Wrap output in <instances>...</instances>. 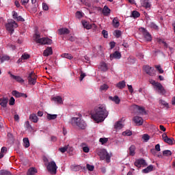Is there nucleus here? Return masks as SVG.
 Instances as JSON below:
<instances>
[{
  "label": "nucleus",
  "mask_w": 175,
  "mask_h": 175,
  "mask_svg": "<svg viewBox=\"0 0 175 175\" xmlns=\"http://www.w3.org/2000/svg\"><path fill=\"white\" fill-rule=\"evenodd\" d=\"M107 116H109V111L106 109V106L100 105L95 107L94 113L92 115V118L94 121L99 124V122H103L107 118Z\"/></svg>",
  "instance_id": "obj_1"
},
{
  "label": "nucleus",
  "mask_w": 175,
  "mask_h": 175,
  "mask_svg": "<svg viewBox=\"0 0 175 175\" xmlns=\"http://www.w3.org/2000/svg\"><path fill=\"white\" fill-rule=\"evenodd\" d=\"M71 124L73 126H78L79 129H85L87 128V123L81 118H72Z\"/></svg>",
  "instance_id": "obj_2"
},
{
  "label": "nucleus",
  "mask_w": 175,
  "mask_h": 175,
  "mask_svg": "<svg viewBox=\"0 0 175 175\" xmlns=\"http://www.w3.org/2000/svg\"><path fill=\"white\" fill-rule=\"evenodd\" d=\"M96 153L100 157V159L101 161L106 160V162L109 163L110 162V159L111 158V156L107 152V150L106 149L102 148V149H96Z\"/></svg>",
  "instance_id": "obj_3"
},
{
  "label": "nucleus",
  "mask_w": 175,
  "mask_h": 175,
  "mask_svg": "<svg viewBox=\"0 0 175 175\" xmlns=\"http://www.w3.org/2000/svg\"><path fill=\"white\" fill-rule=\"evenodd\" d=\"M34 40L36 43L39 44H51L53 40L49 38H40V34L36 33L34 36Z\"/></svg>",
  "instance_id": "obj_4"
},
{
  "label": "nucleus",
  "mask_w": 175,
  "mask_h": 175,
  "mask_svg": "<svg viewBox=\"0 0 175 175\" xmlns=\"http://www.w3.org/2000/svg\"><path fill=\"white\" fill-rule=\"evenodd\" d=\"M7 31L8 32H10L11 35L14 32V28H17L18 27V25L14 21H11L10 22H8V24L5 25Z\"/></svg>",
  "instance_id": "obj_5"
},
{
  "label": "nucleus",
  "mask_w": 175,
  "mask_h": 175,
  "mask_svg": "<svg viewBox=\"0 0 175 175\" xmlns=\"http://www.w3.org/2000/svg\"><path fill=\"white\" fill-rule=\"evenodd\" d=\"M58 167H57V164L54 161H51L49 163L46 169L51 174H57V169Z\"/></svg>",
  "instance_id": "obj_6"
},
{
  "label": "nucleus",
  "mask_w": 175,
  "mask_h": 175,
  "mask_svg": "<svg viewBox=\"0 0 175 175\" xmlns=\"http://www.w3.org/2000/svg\"><path fill=\"white\" fill-rule=\"evenodd\" d=\"M36 75H35V72H31L29 74L27 80L28 83L30 85H35L36 84V80H37Z\"/></svg>",
  "instance_id": "obj_7"
},
{
  "label": "nucleus",
  "mask_w": 175,
  "mask_h": 175,
  "mask_svg": "<svg viewBox=\"0 0 175 175\" xmlns=\"http://www.w3.org/2000/svg\"><path fill=\"white\" fill-rule=\"evenodd\" d=\"M162 138L163 142H165V143H167V144H170V146H172V144H175V140L173 138H169L166 133H163L162 135Z\"/></svg>",
  "instance_id": "obj_8"
},
{
  "label": "nucleus",
  "mask_w": 175,
  "mask_h": 175,
  "mask_svg": "<svg viewBox=\"0 0 175 175\" xmlns=\"http://www.w3.org/2000/svg\"><path fill=\"white\" fill-rule=\"evenodd\" d=\"M134 165L136 166V167H141L142 166H147V163H146V160L139 159L135 161Z\"/></svg>",
  "instance_id": "obj_9"
},
{
  "label": "nucleus",
  "mask_w": 175,
  "mask_h": 175,
  "mask_svg": "<svg viewBox=\"0 0 175 175\" xmlns=\"http://www.w3.org/2000/svg\"><path fill=\"white\" fill-rule=\"evenodd\" d=\"M133 121L138 126H140L141 125H143V122H144V120H143V118L139 117V116H135V117H133Z\"/></svg>",
  "instance_id": "obj_10"
},
{
  "label": "nucleus",
  "mask_w": 175,
  "mask_h": 175,
  "mask_svg": "<svg viewBox=\"0 0 175 175\" xmlns=\"http://www.w3.org/2000/svg\"><path fill=\"white\" fill-rule=\"evenodd\" d=\"M143 36L144 39L147 42H151V40H152V37L151 36V34H150V32L146 30V29H143Z\"/></svg>",
  "instance_id": "obj_11"
},
{
  "label": "nucleus",
  "mask_w": 175,
  "mask_h": 175,
  "mask_svg": "<svg viewBox=\"0 0 175 175\" xmlns=\"http://www.w3.org/2000/svg\"><path fill=\"white\" fill-rule=\"evenodd\" d=\"M121 58V53L118 51H116L113 53L111 54L109 56V59L111 61H113V59H120Z\"/></svg>",
  "instance_id": "obj_12"
},
{
  "label": "nucleus",
  "mask_w": 175,
  "mask_h": 175,
  "mask_svg": "<svg viewBox=\"0 0 175 175\" xmlns=\"http://www.w3.org/2000/svg\"><path fill=\"white\" fill-rule=\"evenodd\" d=\"M144 69L147 75L154 76V68L150 67V66H144Z\"/></svg>",
  "instance_id": "obj_13"
},
{
  "label": "nucleus",
  "mask_w": 175,
  "mask_h": 175,
  "mask_svg": "<svg viewBox=\"0 0 175 175\" xmlns=\"http://www.w3.org/2000/svg\"><path fill=\"white\" fill-rule=\"evenodd\" d=\"M8 75H10V77L13 79L14 80H16L18 83H24V79L21 78L20 76H15L10 71L8 72Z\"/></svg>",
  "instance_id": "obj_14"
},
{
  "label": "nucleus",
  "mask_w": 175,
  "mask_h": 175,
  "mask_svg": "<svg viewBox=\"0 0 175 175\" xmlns=\"http://www.w3.org/2000/svg\"><path fill=\"white\" fill-rule=\"evenodd\" d=\"M142 6L145 8L146 10H150L151 9V3L148 0H142Z\"/></svg>",
  "instance_id": "obj_15"
},
{
  "label": "nucleus",
  "mask_w": 175,
  "mask_h": 175,
  "mask_svg": "<svg viewBox=\"0 0 175 175\" xmlns=\"http://www.w3.org/2000/svg\"><path fill=\"white\" fill-rule=\"evenodd\" d=\"M156 88L159 90V92L161 95H165V94H166V90L161 83H157V85H156Z\"/></svg>",
  "instance_id": "obj_16"
},
{
  "label": "nucleus",
  "mask_w": 175,
  "mask_h": 175,
  "mask_svg": "<svg viewBox=\"0 0 175 175\" xmlns=\"http://www.w3.org/2000/svg\"><path fill=\"white\" fill-rule=\"evenodd\" d=\"M8 102H9V99H8V98L3 97L0 98V105L1 107H6L8 106Z\"/></svg>",
  "instance_id": "obj_17"
},
{
  "label": "nucleus",
  "mask_w": 175,
  "mask_h": 175,
  "mask_svg": "<svg viewBox=\"0 0 175 175\" xmlns=\"http://www.w3.org/2000/svg\"><path fill=\"white\" fill-rule=\"evenodd\" d=\"M59 35H69L70 31L68 28H61L58 29Z\"/></svg>",
  "instance_id": "obj_18"
},
{
  "label": "nucleus",
  "mask_w": 175,
  "mask_h": 175,
  "mask_svg": "<svg viewBox=\"0 0 175 175\" xmlns=\"http://www.w3.org/2000/svg\"><path fill=\"white\" fill-rule=\"evenodd\" d=\"M53 54V48L48 47L44 51L43 56L44 57H49V55H51Z\"/></svg>",
  "instance_id": "obj_19"
},
{
  "label": "nucleus",
  "mask_w": 175,
  "mask_h": 175,
  "mask_svg": "<svg viewBox=\"0 0 175 175\" xmlns=\"http://www.w3.org/2000/svg\"><path fill=\"white\" fill-rule=\"evenodd\" d=\"M152 170H154V165H150L146 168L142 170V173L147 174V173H150V172H152Z\"/></svg>",
  "instance_id": "obj_20"
},
{
  "label": "nucleus",
  "mask_w": 175,
  "mask_h": 175,
  "mask_svg": "<svg viewBox=\"0 0 175 175\" xmlns=\"http://www.w3.org/2000/svg\"><path fill=\"white\" fill-rule=\"evenodd\" d=\"M109 99L110 100H112V102H115V103H116V105H120V102H121V100L120 99L118 96H114L113 97L109 96Z\"/></svg>",
  "instance_id": "obj_21"
},
{
  "label": "nucleus",
  "mask_w": 175,
  "mask_h": 175,
  "mask_svg": "<svg viewBox=\"0 0 175 175\" xmlns=\"http://www.w3.org/2000/svg\"><path fill=\"white\" fill-rule=\"evenodd\" d=\"M52 100H53V102H55V103H57L59 105H61L63 103L62 97L59 96H57L53 97L52 98Z\"/></svg>",
  "instance_id": "obj_22"
},
{
  "label": "nucleus",
  "mask_w": 175,
  "mask_h": 175,
  "mask_svg": "<svg viewBox=\"0 0 175 175\" xmlns=\"http://www.w3.org/2000/svg\"><path fill=\"white\" fill-rule=\"evenodd\" d=\"M126 85V82H125V81H120L116 84L117 88H119V90H122L125 88Z\"/></svg>",
  "instance_id": "obj_23"
},
{
  "label": "nucleus",
  "mask_w": 175,
  "mask_h": 175,
  "mask_svg": "<svg viewBox=\"0 0 175 175\" xmlns=\"http://www.w3.org/2000/svg\"><path fill=\"white\" fill-rule=\"evenodd\" d=\"M36 173H38V170L34 167H31L28 170L27 175H35Z\"/></svg>",
  "instance_id": "obj_24"
},
{
  "label": "nucleus",
  "mask_w": 175,
  "mask_h": 175,
  "mask_svg": "<svg viewBox=\"0 0 175 175\" xmlns=\"http://www.w3.org/2000/svg\"><path fill=\"white\" fill-rule=\"evenodd\" d=\"M115 129H122L124 128V124H122V121H118L114 126Z\"/></svg>",
  "instance_id": "obj_25"
},
{
  "label": "nucleus",
  "mask_w": 175,
  "mask_h": 175,
  "mask_svg": "<svg viewBox=\"0 0 175 175\" xmlns=\"http://www.w3.org/2000/svg\"><path fill=\"white\" fill-rule=\"evenodd\" d=\"M110 8H109L107 5H105L104 8L103 9V14H104V16H109V14H110Z\"/></svg>",
  "instance_id": "obj_26"
},
{
  "label": "nucleus",
  "mask_w": 175,
  "mask_h": 175,
  "mask_svg": "<svg viewBox=\"0 0 175 175\" xmlns=\"http://www.w3.org/2000/svg\"><path fill=\"white\" fill-rule=\"evenodd\" d=\"M129 155L133 157L135 154V151L136 150V146L135 145H131L129 148Z\"/></svg>",
  "instance_id": "obj_27"
},
{
  "label": "nucleus",
  "mask_w": 175,
  "mask_h": 175,
  "mask_svg": "<svg viewBox=\"0 0 175 175\" xmlns=\"http://www.w3.org/2000/svg\"><path fill=\"white\" fill-rule=\"evenodd\" d=\"M135 109L136 110H138V111L140 114H146V110L144 109V108H143L139 105H135Z\"/></svg>",
  "instance_id": "obj_28"
},
{
  "label": "nucleus",
  "mask_w": 175,
  "mask_h": 175,
  "mask_svg": "<svg viewBox=\"0 0 175 175\" xmlns=\"http://www.w3.org/2000/svg\"><path fill=\"white\" fill-rule=\"evenodd\" d=\"M82 25L86 29H91V28H92V25L85 21H82Z\"/></svg>",
  "instance_id": "obj_29"
},
{
  "label": "nucleus",
  "mask_w": 175,
  "mask_h": 175,
  "mask_svg": "<svg viewBox=\"0 0 175 175\" xmlns=\"http://www.w3.org/2000/svg\"><path fill=\"white\" fill-rule=\"evenodd\" d=\"M57 117H58V115H57V114L47 113V115H46V118L49 121L51 120H55L57 118Z\"/></svg>",
  "instance_id": "obj_30"
},
{
  "label": "nucleus",
  "mask_w": 175,
  "mask_h": 175,
  "mask_svg": "<svg viewBox=\"0 0 175 175\" xmlns=\"http://www.w3.org/2000/svg\"><path fill=\"white\" fill-rule=\"evenodd\" d=\"M112 24L115 28H118L120 27V21H118V18H114L112 21Z\"/></svg>",
  "instance_id": "obj_31"
},
{
  "label": "nucleus",
  "mask_w": 175,
  "mask_h": 175,
  "mask_svg": "<svg viewBox=\"0 0 175 175\" xmlns=\"http://www.w3.org/2000/svg\"><path fill=\"white\" fill-rule=\"evenodd\" d=\"M29 120L32 121L33 122H38V116L35 113H32L29 116Z\"/></svg>",
  "instance_id": "obj_32"
},
{
  "label": "nucleus",
  "mask_w": 175,
  "mask_h": 175,
  "mask_svg": "<svg viewBox=\"0 0 175 175\" xmlns=\"http://www.w3.org/2000/svg\"><path fill=\"white\" fill-rule=\"evenodd\" d=\"M23 144L25 148H28V147H29L30 144H29V139H28V137L23 138Z\"/></svg>",
  "instance_id": "obj_33"
},
{
  "label": "nucleus",
  "mask_w": 175,
  "mask_h": 175,
  "mask_svg": "<svg viewBox=\"0 0 175 175\" xmlns=\"http://www.w3.org/2000/svg\"><path fill=\"white\" fill-rule=\"evenodd\" d=\"M62 57L67 59H73V56L70 53H63L62 54Z\"/></svg>",
  "instance_id": "obj_34"
},
{
  "label": "nucleus",
  "mask_w": 175,
  "mask_h": 175,
  "mask_svg": "<svg viewBox=\"0 0 175 175\" xmlns=\"http://www.w3.org/2000/svg\"><path fill=\"white\" fill-rule=\"evenodd\" d=\"M12 95L14 96H16V98H20V97L23 96V95H24V94L20 93L17 90H14V91H12Z\"/></svg>",
  "instance_id": "obj_35"
},
{
  "label": "nucleus",
  "mask_w": 175,
  "mask_h": 175,
  "mask_svg": "<svg viewBox=\"0 0 175 175\" xmlns=\"http://www.w3.org/2000/svg\"><path fill=\"white\" fill-rule=\"evenodd\" d=\"M100 69L103 72L107 70V64L105 62H102L100 64Z\"/></svg>",
  "instance_id": "obj_36"
},
{
  "label": "nucleus",
  "mask_w": 175,
  "mask_h": 175,
  "mask_svg": "<svg viewBox=\"0 0 175 175\" xmlns=\"http://www.w3.org/2000/svg\"><path fill=\"white\" fill-rule=\"evenodd\" d=\"M70 148V146L69 145H68L63 148H60L59 149V150L60 151V152H62L64 154V152H66V151H68V150H69Z\"/></svg>",
  "instance_id": "obj_37"
},
{
  "label": "nucleus",
  "mask_w": 175,
  "mask_h": 175,
  "mask_svg": "<svg viewBox=\"0 0 175 175\" xmlns=\"http://www.w3.org/2000/svg\"><path fill=\"white\" fill-rule=\"evenodd\" d=\"M113 35L114 36H116V38H120L121 35H122V33L120 30H115L113 32Z\"/></svg>",
  "instance_id": "obj_38"
},
{
  "label": "nucleus",
  "mask_w": 175,
  "mask_h": 175,
  "mask_svg": "<svg viewBox=\"0 0 175 175\" xmlns=\"http://www.w3.org/2000/svg\"><path fill=\"white\" fill-rule=\"evenodd\" d=\"M149 27H150L152 29H155L156 31H158L159 29V28L158 27V25H157V24H155L153 22H151L150 23Z\"/></svg>",
  "instance_id": "obj_39"
},
{
  "label": "nucleus",
  "mask_w": 175,
  "mask_h": 175,
  "mask_svg": "<svg viewBox=\"0 0 175 175\" xmlns=\"http://www.w3.org/2000/svg\"><path fill=\"white\" fill-rule=\"evenodd\" d=\"M131 16L133 17V18H137V17H140V13H139L137 11H133Z\"/></svg>",
  "instance_id": "obj_40"
},
{
  "label": "nucleus",
  "mask_w": 175,
  "mask_h": 175,
  "mask_svg": "<svg viewBox=\"0 0 175 175\" xmlns=\"http://www.w3.org/2000/svg\"><path fill=\"white\" fill-rule=\"evenodd\" d=\"M172 151L169 150H165L164 151H163V155H164V157H170L172 156Z\"/></svg>",
  "instance_id": "obj_41"
},
{
  "label": "nucleus",
  "mask_w": 175,
  "mask_h": 175,
  "mask_svg": "<svg viewBox=\"0 0 175 175\" xmlns=\"http://www.w3.org/2000/svg\"><path fill=\"white\" fill-rule=\"evenodd\" d=\"M0 175H13L10 173V172L5 170H0Z\"/></svg>",
  "instance_id": "obj_42"
},
{
  "label": "nucleus",
  "mask_w": 175,
  "mask_h": 175,
  "mask_svg": "<svg viewBox=\"0 0 175 175\" xmlns=\"http://www.w3.org/2000/svg\"><path fill=\"white\" fill-rule=\"evenodd\" d=\"M159 103H161V105H163V106L164 107H166L167 109H169V103H166V101H165L163 100H160Z\"/></svg>",
  "instance_id": "obj_43"
},
{
  "label": "nucleus",
  "mask_w": 175,
  "mask_h": 175,
  "mask_svg": "<svg viewBox=\"0 0 175 175\" xmlns=\"http://www.w3.org/2000/svg\"><path fill=\"white\" fill-rule=\"evenodd\" d=\"M107 90H109V86L106 84H103L100 87V91H107Z\"/></svg>",
  "instance_id": "obj_44"
},
{
  "label": "nucleus",
  "mask_w": 175,
  "mask_h": 175,
  "mask_svg": "<svg viewBox=\"0 0 175 175\" xmlns=\"http://www.w3.org/2000/svg\"><path fill=\"white\" fill-rule=\"evenodd\" d=\"M86 167L89 172H94V169H95V167L94 165L87 164Z\"/></svg>",
  "instance_id": "obj_45"
},
{
  "label": "nucleus",
  "mask_w": 175,
  "mask_h": 175,
  "mask_svg": "<svg viewBox=\"0 0 175 175\" xmlns=\"http://www.w3.org/2000/svg\"><path fill=\"white\" fill-rule=\"evenodd\" d=\"M123 136H132V131L126 130L122 133Z\"/></svg>",
  "instance_id": "obj_46"
},
{
  "label": "nucleus",
  "mask_w": 175,
  "mask_h": 175,
  "mask_svg": "<svg viewBox=\"0 0 175 175\" xmlns=\"http://www.w3.org/2000/svg\"><path fill=\"white\" fill-rule=\"evenodd\" d=\"M99 142H100V143H101V144H106V143L107 142H109V139H107V138H100Z\"/></svg>",
  "instance_id": "obj_47"
},
{
  "label": "nucleus",
  "mask_w": 175,
  "mask_h": 175,
  "mask_svg": "<svg viewBox=\"0 0 175 175\" xmlns=\"http://www.w3.org/2000/svg\"><path fill=\"white\" fill-rule=\"evenodd\" d=\"M142 139L144 142H148V140H150V135H148V134H144L142 136Z\"/></svg>",
  "instance_id": "obj_48"
},
{
  "label": "nucleus",
  "mask_w": 175,
  "mask_h": 175,
  "mask_svg": "<svg viewBox=\"0 0 175 175\" xmlns=\"http://www.w3.org/2000/svg\"><path fill=\"white\" fill-rule=\"evenodd\" d=\"M102 34H103V36L105 38V39H107L108 36H109V34L107 33V31L106 30H103L102 31Z\"/></svg>",
  "instance_id": "obj_49"
},
{
  "label": "nucleus",
  "mask_w": 175,
  "mask_h": 175,
  "mask_svg": "<svg viewBox=\"0 0 175 175\" xmlns=\"http://www.w3.org/2000/svg\"><path fill=\"white\" fill-rule=\"evenodd\" d=\"M29 57H30V55L29 54L24 53L21 56V59H28L29 58Z\"/></svg>",
  "instance_id": "obj_50"
},
{
  "label": "nucleus",
  "mask_w": 175,
  "mask_h": 175,
  "mask_svg": "<svg viewBox=\"0 0 175 175\" xmlns=\"http://www.w3.org/2000/svg\"><path fill=\"white\" fill-rule=\"evenodd\" d=\"M75 14L77 18H81V17H83V14L81 13V12L77 11Z\"/></svg>",
  "instance_id": "obj_51"
},
{
  "label": "nucleus",
  "mask_w": 175,
  "mask_h": 175,
  "mask_svg": "<svg viewBox=\"0 0 175 175\" xmlns=\"http://www.w3.org/2000/svg\"><path fill=\"white\" fill-rule=\"evenodd\" d=\"M14 102H16V100L14 99V97H11L10 99L9 105L10 106H13L14 105Z\"/></svg>",
  "instance_id": "obj_52"
},
{
  "label": "nucleus",
  "mask_w": 175,
  "mask_h": 175,
  "mask_svg": "<svg viewBox=\"0 0 175 175\" xmlns=\"http://www.w3.org/2000/svg\"><path fill=\"white\" fill-rule=\"evenodd\" d=\"M10 59V57H9L8 56H3L1 58V62H3L4 61H9Z\"/></svg>",
  "instance_id": "obj_53"
},
{
  "label": "nucleus",
  "mask_w": 175,
  "mask_h": 175,
  "mask_svg": "<svg viewBox=\"0 0 175 175\" xmlns=\"http://www.w3.org/2000/svg\"><path fill=\"white\" fill-rule=\"evenodd\" d=\"M81 169V166L80 165H75L74 166V167L72 168V170L74 172H79V170H80Z\"/></svg>",
  "instance_id": "obj_54"
},
{
  "label": "nucleus",
  "mask_w": 175,
  "mask_h": 175,
  "mask_svg": "<svg viewBox=\"0 0 175 175\" xmlns=\"http://www.w3.org/2000/svg\"><path fill=\"white\" fill-rule=\"evenodd\" d=\"M42 9L43 10H45V11L49 10V5H47V3H42Z\"/></svg>",
  "instance_id": "obj_55"
},
{
  "label": "nucleus",
  "mask_w": 175,
  "mask_h": 175,
  "mask_svg": "<svg viewBox=\"0 0 175 175\" xmlns=\"http://www.w3.org/2000/svg\"><path fill=\"white\" fill-rule=\"evenodd\" d=\"M12 17H13V18H14V20H16L17 18L18 17V14L16 12L13 11Z\"/></svg>",
  "instance_id": "obj_56"
},
{
  "label": "nucleus",
  "mask_w": 175,
  "mask_h": 175,
  "mask_svg": "<svg viewBox=\"0 0 175 175\" xmlns=\"http://www.w3.org/2000/svg\"><path fill=\"white\" fill-rule=\"evenodd\" d=\"M129 91L131 94H133V88L132 87V85H127Z\"/></svg>",
  "instance_id": "obj_57"
},
{
  "label": "nucleus",
  "mask_w": 175,
  "mask_h": 175,
  "mask_svg": "<svg viewBox=\"0 0 175 175\" xmlns=\"http://www.w3.org/2000/svg\"><path fill=\"white\" fill-rule=\"evenodd\" d=\"M150 84H152V85H154V87H156L159 83V82H157L154 80H150Z\"/></svg>",
  "instance_id": "obj_58"
},
{
  "label": "nucleus",
  "mask_w": 175,
  "mask_h": 175,
  "mask_svg": "<svg viewBox=\"0 0 175 175\" xmlns=\"http://www.w3.org/2000/svg\"><path fill=\"white\" fill-rule=\"evenodd\" d=\"M156 69L159 72V73H163V70H162V68H161V66H155Z\"/></svg>",
  "instance_id": "obj_59"
},
{
  "label": "nucleus",
  "mask_w": 175,
  "mask_h": 175,
  "mask_svg": "<svg viewBox=\"0 0 175 175\" xmlns=\"http://www.w3.org/2000/svg\"><path fill=\"white\" fill-rule=\"evenodd\" d=\"M84 77H85V73H83V72H81L80 77H79L80 81H83Z\"/></svg>",
  "instance_id": "obj_60"
},
{
  "label": "nucleus",
  "mask_w": 175,
  "mask_h": 175,
  "mask_svg": "<svg viewBox=\"0 0 175 175\" xmlns=\"http://www.w3.org/2000/svg\"><path fill=\"white\" fill-rule=\"evenodd\" d=\"M83 152H90V148L88 146H85L83 148Z\"/></svg>",
  "instance_id": "obj_61"
},
{
  "label": "nucleus",
  "mask_w": 175,
  "mask_h": 175,
  "mask_svg": "<svg viewBox=\"0 0 175 175\" xmlns=\"http://www.w3.org/2000/svg\"><path fill=\"white\" fill-rule=\"evenodd\" d=\"M137 57H138L139 59H143V58H144V55H143V53H139L137 54Z\"/></svg>",
  "instance_id": "obj_62"
},
{
  "label": "nucleus",
  "mask_w": 175,
  "mask_h": 175,
  "mask_svg": "<svg viewBox=\"0 0 175 175\" xmlns=\"http://www.w3.org/2000/svg\"><path fill=\"white\" fill-rule=\"evenodd\" d=\"M21 2L23 6H25L29 2V0H21Z\"/></svg>",
  "instance_id": "obj_63"
},
{
  "label": "nucleus",
  "mask_w": 175,
  "mask_h": 175,
  "mask_svg": "<svg viewBox=\"0 0 175 175\" xmlns=\"http://www.w3.org/2000/svg\"><path fill=\"white\" fill-rule=\"evenodd\" d=\"M16 20L17 21H25V20L23 18V16H18L17 18H16Z\"/></svg>",
  "instance_id": "obj_64"
}]
</instances>
